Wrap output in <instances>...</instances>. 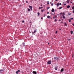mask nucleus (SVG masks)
<instances>
[{
	"label": "nucleus",
	"instance_id": "nucleus-1",
	"mask_svg": "<svg viewBox=\"0 0 74 74\" xmlns=\"http://www.w3.org/2000/svg\"><path fill=\"white\" fill-rule=\"evenodd\" d=\"M64 13H61L60 14V16L61 18L62 16H64Z\"/></svg>",
	"mask_w": 74,
	"mask_h": 74
},
{
	"label": "nucleus",
	"instance_id": "nucleus-2",
	"mask_svg": "<svg viewBox=\"0 0 74 74\" xmlns=\"http://www.w3.org/2000/svg\"><path fill=\"white\" fill-rule=\"evenodd\" d=\"M47 63L48 64H51V61H50L48 62Z\"/></svg>",
	"mask_w": 74,
	"mask_h": 74
},
{
	"label": "nucleus",
	"instance_id": "nucleus-3",
	"mask_svg": "<svg viewBox=\"0 0 74 74\" xmlns=\"http://www.w3.org/2000/svg\"><path fill=\"white\" fill-rule=\"evenodd\" d=\"M20 72V70H18V71L16 72V74H18V73H19Z\"/></svg>",
	"mask_w": 74,
	"mask_h": 74
},
{
	"label": "nucleus",
	"instance_id": "nucleus-4",
	"mask_svg": "<svg viewBox=\"0 0 74 74\" xmlns=\"http://www.w3.org/2000/svg\"><path fill=\"white\" fill-rule=\"evenodd\" d=\"M29 8H30L31 11H32V7L29 6Z\"/></svg>",
	"mask_w": 74,
	"mask_h": 74
},
{
	"label": "nucleus",
	"instance_id": "nucleus-5",
	"mask_svg": "<svg viewBox=\"0 0 74 74\" xmlns=\"http://www.w3.org/2000/svg\"><path fill=\"white\" fill-rule=\"evenodd\" d=\"M33 73L34 74H37V73L36 71H33Z\"/></svg>",
	"mask_w": 74,
	"mask_h": 74
},
{
	"label": "nucleus",
	"instance_id": "nucleus-6",
	"mask_svg": "<svg viewBox=\"0 0 74 74\" xmlns=\"http://www.w3.org/2000/svg\"><path fill=\"white\" fill-rule=\"evenodd\" d=\"M51 11L52 12H54V11H55V10L53 9H52L51 10Z\"/></svg>",
	"mask_w": 74,
	"mask_h": 74
},
{
	"label": "nucleus",
	"instance_id": "nucleus-7",
	"mask_svg": "<svg viewBox=\"0 0 74 74\" xmlns=\"http://www.w3.org/2000/svg\"><path fill=\"white\" fill-rule=\"evenodd\" d=\"M56 5H57V7H58V6H59V3H57V4Z\"/></svg>",
	"mask_w": 74,
	"mask_h": 74
},
{
	"label": "nucleus",
	"instance_id": "nucleus-8",
	"mask_svg": "<svg viewBox=\"0 0 74 74\" xmlns=\"http://www.w3.org/2000/svg\"><path fill=\"white\" fill-rule=\"evenodd\" d=\"M54 59L55 60H57V59H58V58H56V57H54Z\"/></svg>",
	"mask_w": 74,
	"mask_h": 74
},
{
	"label": "nucleus",
	"instance_id": "nucleus-9",
	"mask_svg": "<svg viewBox=\"0 0 74 74\" xmlns=\"http://www.w3.org/2000/svg\"><path fill=\"white\" fill-rule=\"evenodd\" d=\"M70 6L69 5L67 6V8H70Z\"/></svg>",
	"mask_w": 74,
	"mask_h": 74
},
{
	"label": "nucleus",
	"instance_id": "nucleus-10",
	"mask_svg": "<svg viewBox=\"0 0 74 74\" xmlns=\"http://www.w3.org/2000/svg\"><path fill=\"white\" fill-rule=\"evenodd\" d=\"M64 71L63 69H62L61 70V72H62L63 71Z\"/></svg>",
	"mask_w": 74,
	"mask_h": 74
},
{
	"label": "nucleus",
	"instance_id": "nucleus-11",
	"mask_svg": "<svg viewBox=\"0 0 74 74\" xmlns=\"http://www.w3.org/2000/svg\"><path fill=\"white\" fill-rule=\"evenodd\" d=\"M51 18V16H47V18Z\"/></svg>",
	"mask_w": 74,
	"mask_h": 74
},
{
	"label": "nucleus",
	"instance_id": "nucleus-12",
	"mask_svg": "<svg viewBox=\"0 0 74 74\" xmlns=\"http://www.w3.org/2000/svg\"><path fill=\"white\" fill-rule=\"evenodd\" d=\"M70 2V1H69V0H67L66 1V2L67 3H69V2Z\"/></svg>",
	"mask_w": 74,
	"mask_h": 74
},
{
	"label": "nucleus",
	"instance_id": "nucleus-13",
	"mask_svg": "<svg viewBox=\"0 0 74 74\" xmlns=\"http://www.w3.org/2000/svg\"><path fill=\"white\" fill-rule=\"evenodd\" d=\"M64 23V26H67V24H66V23Z\"/></svg>",
	"mask_w": 74,
	"mask_h": 74
},
{
	"label": "nucleus",
	"instance_id": "nucleus-14",
	"mask_svg": "<svg viewBox=\"0 0 74 74\" xmlns=\"http://www.w3.org/2000/svg\"><path fill=\"white\" fill-rule=\"evenodd\" d=\"M69 15H71V14L70 13H69Z\"/></svg>",
	"mask_w": 74,
	"mask_h": 74
},
{
	"label": "nucleus",
	"instance_id": "nucleus-15",
	"mask_svg": "<svg viewBox=\"0 0 74 74\" xmlns=\"http://www.w3.org/2000/svg\"><path fill=\"white\" fill-rule=\"evenodd\" d=\"M23 45L24 47H25V43H23Z\"/></svg>",
	"mask_w": 74,
	"mask_h": 74
},
{
	"label": "nucleus",
	"instance_id": "nucleus-16",
	"mask_svg": "<svg viewBox=\"0 0 74 74\" xmlns=\"http://www.w3.org/2000/svg\"><path fill=\"white\" fill-rule=\"evenodd\" d=\"M73 31L71 32V34H73Z\"/></svg>",
	"mask_w": 74,
	"mask_h": 74
},
{
	"label": "nucleus",
	"instance_id": "nucleus-17",
	"mask_svg": "<svg viewBox=\"0 0 74 74\" xmlns=\"http://www.w3.org/2000/svg\"><path fill=\"white\" fill-rule=\"evenodd\" d=\"M38 15H40V13L39 12H38Z\"/></svg>",
	"mask_w": 74,
	"mask_h": 74
},
{
	"label": "nucleus",
	"instance_id": "nucleus-18",
	"mask_svg": "<svg viewBox=\"0 0 74 74\" xmlns=\"http://www.w3.org/2000/svg\"><path fill=\"white\" fill-rule=\"evenodd\" d=\"M28 11H30V9H28Z\"/></svg>",
	"mask_w": 74,
	"mask_h": 74
},
{
	"label": "nucleus",
	"instance_id": "nucleus-19",
	"mask_svg": "<svg viewBox=\"0 0 74 74\" xmlns=\"http://www.w3.org/2000/svg\"><path fill=\"white\" fill-rule=\"evenodd\" d=\"M55 70H57V67H56L55 68Z\"/></svg>",
	"mask_w": 74,
	"mask_h": 74
},
{
	"label": "nucleus",
	"instance_id": "nucleus-20",
	"mask_svg": "<svg viewBox=\"0 0 74 74\" xmlns=\"http://www.w3.org/2000/svg\"><path fill=\"white\" fill-rule=\"evenodd\" d=\"M63 17V18H64V19H65V16H62Z\"/></svg>",
	"mask_w": 74,
	"mask_h": 74
},
{
	"label": "nucleus",
	"instance_id": "nucleus-21",
	"mask_svg": "<svg viewBox=\"0 0 74 74\" xmlns=\"http://www.w3.org/2000/svg\"><path fill=\"white\" fill-rule=\"evenodd\" d=\"M72 9H73V10H74V6H73V7H72Z\"/></svg>",
	"mask_w": 74,
	"mask_h": 74
},
{
	"label": "nucleus",
	"instance_id": "nucleus-22",
	"mask_svg": "<svg viewBox=\"0 0 74 74\" xmlns=\"http://www.w3.org/2000/svg\"><path fill=\"white\" fill-rule=\"evenodd\" d=\"M54 21L55 22H56V21H57V20H56V19H55Z\"/></svg>",
	"mask_w": 74,
	"mask_h": 74
},
{
	"label": "nucleus",
	"instance_id": "nucleus-23",
	"mask_svg": "<svg viewBox=\"0 0 74 74\" xmlns=\"http://www.w3.org/2000/svg\"><path fill=\"white\" fill-rule=\"evenodd\" d=\"M3 70H1L0 71V73H1V71H3Z\"/></svg>",
	"mask_w": 74,
	"mask_h": 74
},
{
	"label": "nucleus",
	"instance_id": "nucleus-24",
	"mask_svg": "<svg viewBox=\"0 0 74 74\" xmlns=\"http://www.w3.org/2000/svg\"><path fill=\"white\" fill-rule=\"evenodd\" d=\"M41 12H44V10H41Z\"/></svg>",
	"mask_w": 74,
	"mask_h": 74
},
{
	"label": "nucleus",
	"instance_id": "nucleus-25",
	"mask_svg": "<svg viewBox=\"0 0 74 74\" xmlns=\"http://www.w3.org/2000/svg\"><path fill=\"white\" fill-rule=\"evenodd\" d=\"M61 8H62V7L58 9H61Z\"/></svg>",
	"mask_w": 74,
	"mask_h": 74
},
{
	"label": "nucleus",
	"instance_id": "nucleus-26",
	"mask_svg": "<svg viewBox=\"0 0 74 74\" xmlns=\"http://www.w3.org/2000/svg\"><path fill=\"white\" fill-rule=\"evenodd\" d=\"M36 32V31H34V33H35Z\"/></svg>",
	"mask_w": 74,
	"mask_h": 74
},
{
	"label": "nucleus",
	"instance_id": "nucleus-27",
	"mask_svg": "<svg viewBox=\"0 0 74 74\" xmlns=\"http://www.w3.org/2000/svg\"><path fill=\"white\" fill-rule=\"evenodd\" d=\"M22 23H24V21H22Z\"/></svg>",
	"mask_w": 74,
	"mask_h": 74
},
{
	"label": "nucleus",
	"instance_id": "nucleus-28",
	"mask_svg": "<svg viewBox=\"0 0 74 74\" xmlns=\"http://www.w3.org/2000/svg\"><path fill=\"white\" fill-rule=\"evenodd\" d=\"M51 5L53 6V3H52Z\"/></svg>",
	"mask_w": 74,
	"mask_h": 74
},
{
	"label": "nucleus",
	"instance_id": "nucleus-29",
	"mask_svg": "<svg viewBox=\"0 0 74 74\" xmlns=\"http://www.w3.org/2000/svg\"><path fill=\"white\" fill-rule=\"evenodd\" d=\"M57 33H58V32L56 31V34H57Z\"/></svg>",
	"mask_w": 74,
	"mask_h": 74
},
{
	"label": "nucleus",
	"instance_id": "nucleus-30",
	"mask_svg": "<svg viewBox=\"0 0 74 74\" xmlns=\"http://www.w3.org/2000/svg\"><path fill=\"white\" fill-rule=\"evenodd\" d=\"M69 22H71V20H69Z\"/></svg>",
	"mask_w": 74,
	"mask_h": 74
},
{
	"label": "nucleus",
	"instance_id": "nucleus-31",
	"mask_svg": "<svg viewBox=\"0 0 74 74\" xmlns=\"http://www.w3.org/2000/svg\"><path fill=\"white\" fill-rule=\"evenodd\" d=\"M55 18H56V17H57V16H55Z\"/></svg>",
	"mask_w": 74,
	"mask_h": 74
},
{
	"label": "nucleus",
	"instance_id": "nucleus-32",
	"mask_svg": "<svg viewBox=\"0 0 74 74\" xmlns=\"http://www.w3.org/2000/svg\"><path fill=\"white\" fill-rule=\"evenodd\" d=\"M26 3H28V1H26Z\"/></svg>",
	"mask_w": 74,
	"mask_h": 74
},
{
	"label": "nucleus",
	"instance_id": "nucleus-33",
	"mask_svg": "<svg viewBox=\"0 0 74 74\" xmlns=\"http://www.w3.org/2000/svg\"><path fill=\"white\" fill-rule=\"evenodd\" d=\"M71 19H73V18H70Z\"/></svg>",
	"mask_w": 74,
	"mask_h": 74
},
{
	"label": "nucleus",
	"instance_id": "nucleus-34",
	"mask_svg": "<svg viewBox=\"0 0 74 74\" xmlns=\"http://www.w3.org/2000/svg\"><path fill=\"white\" fill-rule=\"evenodd\" d=\"M45 14L44 16V17H45Z\"/></svg>",
	"mask_w": 74,
	"mask_h": 74
},
{
	"label": "nucleus",
	"instance_id": "nucleus-35",
	"mask_svg": "<svg viewBox=\"0 0 74 74\" xmlns=\"http://www.w3.org/2000/svg\"><path fill=\"white\" fill-rule=\"evenodd\" d=\"M48 2H47V3H48ZM49 4V3H47L48 4Z\"/></svg>",
	"mask_w": 74,
	"mask_h": 74
},
{
	"label": "nucleus",
	"instance_id": "nucleus-36",
	"mask_svg": "<svg viewBox=\"0 0 74 74\" xmlns=\"http://www.w3.org/2000/svg\"><path fill=\"white\" fill-rule=\"evenodd\" d=\"M72 25H73V26H74V24H73Z\"/></svg>",
	"mask_w": 74,
	"mask_h": 74
},
{
	"label": "nucleus",
	"instance_id": "nucleus-37",
	"mask_svg": "<svg viewBox=\"0 0 74 74\" xmlns=\"http://www.w3.org/2000/svg\"><path fill=\"white\" fill-rule=\"evenodd\" d=\"M66 3V2H63V4H64V3Z\"/></svg>",
	"mask_w": 74,
	"mask_h": 74
},
{
	"label": "nucleus",
	"instance_id": "nucleus-38",
	"mask_svg": "<svg viewBox=\"0 0 74 74\" xmlns=\"http://www.w3.org/2000/svg\"><path fill=\"white\" fill-rule=\"evenodd\" d=\"M49 14V12H47V14Z\"/></svg>",
	"mask_w": 74,
	"mask_h": 74
},
{
	"label": "nucleus",
	"instance_id": "nucleus-39",
	"mask_svg": "<svg viewBox=\"0 0 74 74\" xmlns=\"http://www.w3.org/2000/svg\"><path fill=\"white\" fill-rule=\"evenodd\" d=\"M66 5V4H64V5Z\"/></svg>",
	"mask_w": 74,
	"mask_h": 74
},
{
	"label": "nucleus",
	"instance_id": "nucleus-40",
	"mask_svg": "<svg viewBox=\"0 0 74 74\" xmlns=\"http://www.w3.org/2000/svg\"><path fill=\"white\" fill-rule=\"evenodd\" d=\"M39 8L40 9H41V7H40Z\"/></svg>",
	"mask_w": 74,
	"mask_h": 74
},
{
	"label": "nucleus",
	"instance_id": "nucleus-41",
	"mask_svg": "<svg viewBox=\"0 0 74 74\" xmlns=\"http://www.w3.org/2000/svg\"><path fill=\"white\" fill-rule=\"evenodd\" d=\"M73 13H74V10L73 11Z\"/></svg>",
	"mask_w": 74,
	"mask_h": 74
},
{
	"label": "nucleus",
	"instance_id": "nucleus-42",
	"mask_svg": "<svg viewBox=\"0 0 74 74\" xmlns=\"http://www.w3.org/2000/svg\"><path fill=\"white\" fill-rule=\"evenodd\" d=\"M59 4H60V5H61V3H60Z\"/></svg>",
	"mask_w": 74,
	"mask_h": 74
},
{
	"label": "nucleus",
	"instance_id": "nucleus-43",
	"mask_svg": "<svg viewBox=\"0 0 74 74\" xmlns=\"http://www.w3.org/2000/svg\"><path fill=\"white\" fill-rule=\"evenodd\" d=\"M41 19H42V18H41Z\"/></svg>",
	"mask_w": 74,
	"mask_h": 74
},
{
	"label": "nucleus",
	"instance_id": "nucleus-44",
	"mask_svg": "<svg viewBox=\"0 0 74 74\" xmlns=\"http://www.w3.org/2000/svg\"><path fill=\"white\" fill-rule=\"evenodd\" d=\"M53 19H55V17H53Z\"/></svg>",
	"mask_w": 74,
	"mask_h": 74
},
{
	"label": "nucleus",
	"instance_id": "nucleus-45",
	"mask_svg": "<svg viewBox=\"0 0 74 74\" xmlns=\"http://www.w3.org/2000/svg\"><path fill=\"white\" fill-rule=\"evenodd\" d=\"M48 44L49 45V43H48Z\"/></svg>",
	"mask_w": 74,
	"mask_h": 74
},
{
	"label": "nucleus",
	"instance_id": "nucleus-46",
	"mask_svg": "<svg viewBox=\"0 0 74 74\" xmlns=\"http://www.w3.org/2000/svg\"><path fill=\"white\" fill-rule=\"evenodd\" d=\"M61 21L60 20H59V21Z\"/></svg>",
	"mask_w": 74,
	"mask_h": 74
},
{
	"label": "nucleus",
	"instance_id": "nucleus-47",
	"mask_svg": "<svg viewBox=\"0 0 74 74\" xmlns=\"http://www.w3.org/2000/svg\"><path fill=\"white\" fill-rule=\"evenodd\" d=\"M49 8H48V9H49Z\"/></svg>",
	"mask_w": 74,
	"mask_h": 74
},
{
	"label": "nucleus",
	"instance_id": "nucleus-48",
	"mask_svg": "<svg viewBox=\"0 0 74 74\" xmlns=\"http://www.w3.org/2000/svg\"><path fill=\"white\" fill-rule=\"evenodd\" d=\"M42 8H43V7H41Z\"/></svg>",
	"mask_w": 74,
	"mask_h": 74
},
{
	"label": "nucleus",
	"instance_id": "nucleus-49",
	"mask_svg": "<svg viewBox=\"0 0 74 74\" xmlns=\"http://www.w3.org/2000/svg\"><path fill=\"white\" fill-rule=\"evenodd\" d=\"M42 5H41V6H42Z\"/></svg>",
	"mask_w": 74,
	"mask_h": 74
},
{
	"label": "nucleus",
	"instance_id": "nucleus-50",
	"mask_svg": "<svg viewBox=\"0 0 74 74\" xmlns=\"http://www.w3.org/2000/svg\"><path fill=\"white\" fill-rule=\"evenodd\" d=\"M32 34H34V33L33 32V33H32Z\"/></svg>",
	"mask_w": 74,
	"mask_h": 74
},
{
	"label": "nucleus",
	"instance_id": "nucleus-51",
	"mask_svg": "<svg viewBox=\"0 0 74 74\" xmlns=\"http://www.w3.org/2000/svg\"><path fill=\"white\" fill-rule=\"evenodd\" d=\"M61 30V29H60V30Z\"/></svg>",
	"mask_w": 74,
	"mask_h": 74
},
{
	"label": "nucleus",
	"instance_id": "nucleus-52",
	"mask_svg": "<svg viewBox=\"0 0 74 74\" xmlns=\"http://www.w3.org/2000/svg\"><path fill=\"white\" fill-rule=\"evenodd\" d=\"M71 3H72V2H71Z\"/></svg>",
	"mask_w": 74,
	"mask_h": 74
},
{
	"label": "nucleus",
	"instance_id": "nucleus-53",
	"mask_svg": "<svg viewBox=\"0 0 74 74\" xmlns=\"http://www.w3.org/2000/svg\"><path fill=\"white\" fill-rule=\"evenodd\" d=\"M61 23H62V22H61Z\"/></svg>",
	"mask_w": 74,
	"mask_h": 74
},
{
	"label": "nucleus",
	"instance_id": "nucleus-54",
	"mask_svg": "<svg viewBox=\"0 0 74 74\" xmlns=\"http://www.w3.org/2000/svg\"><path fill=\"white\" fill-rule=\"evenodd\" d=\"M43 11H45V10H43Z\"/></svg>",
	"mask_w": 74,
	"mask_h": 74
},
{
	"label": "nucleus",
	"instance_id": "nucleus-55",
	"mask_svg": "<svg viewBox=\"0 0 74 74\" xmlns=\"http://www.w3.org/2000/svg\"><path fill=\"white\" fill-rule=\"evenodd\" d=\"M73 38V39H74V38Z\"/></svg>",
	"mask_w": 74,
	"mask_h": 74
},
{
	"label": "nucleus",
	"instance_id": "nucleus-56",
	"mask_svg": "<svg viewBox=\"0 0 74 74\" xmlns=\"http://www.w3.org/2000/svg\"><path fill=\"white\" fill-rule=\"evenodd\" d=\"M73 56H74V55L73 54Z\"/></svg>",
	"mask_w": 74,
	"mask_h": 74
},
{
	"label": "nucleus",
	"instance_id": "nucleus-57",
	"mask_svg": "<svg viewBox=\"0 0 74 74\" xmlns=\"http://www.w3.org/2000/svg\"><path fill=\"white\" fill-rule=\"evenodd\" d=\"M58 0H56V1H57Z\"/></svg>",
	"mask_w": 74,
	"mask_h": 74
},
{
	"label": "nucleus",
	"instance_id": "nucleus-58",
	"mask_svg": "<svg viewBox=\"0 0 74 74\" xmlns=\"http://www.w3.org/2000/svg\"><path fill=\"white\" fill-rule=\"evenodd\" d=\"M69 40H70V39H69Z\"/></svg>",
	"mask_w": 74,
	"mask_h": 74
}]
</instances>
